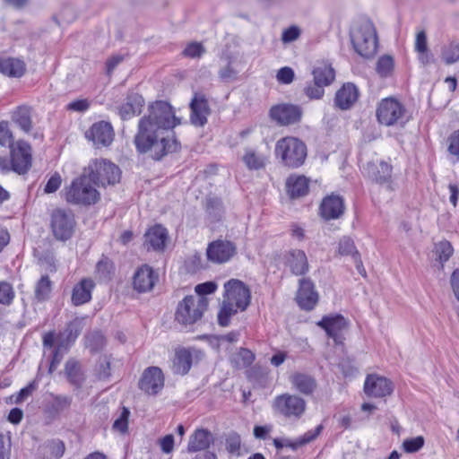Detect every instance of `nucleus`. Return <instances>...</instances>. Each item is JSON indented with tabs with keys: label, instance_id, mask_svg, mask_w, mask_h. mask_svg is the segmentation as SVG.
<instances>
[{
	"label": "nucleus",
	"instance_id": "nucleus-1",
	"mask_svg": "<svg viewBox=\"0 0 459 459\" xmlns=\"http://www.w3.org/2000/svg\"><path fill=\"white\" fill-rule=\"evenodd\" d=\"M180 124L171 105L155 101L148 106L146 113L138 122L134 136L136 150L141 153L151 152L154 160H160L179 148L173 129Z\"/></svg>",
	"mask_w": 459,
	"mask_h": 459
},
{
	"label": "nucleus",
	"instance_id": "nucleus-2",
	"mask_svg": "<svg viewBox=\"0 0 459 459\" xmlns=\"http://www.w3.org/2000/svg\"><path fill=\"white\" fill-rule=\"evenodd\" d=\"M223 288V300L218 313V323L221 326H227L232 316L247 309L250 304L251 292L249 288L238 279L229 280Z\"/></svg>",
	"mask_w": 459,
	"mask_h": 459
},
{
	"label": "nucleus",
	"instance_id": "nucleus-3",
	"mask_svg": "<svg viewBox=\"0 0 459 459\" xmlns=\"http://www.w3.org/2000/svg\"><path fill=\"white\" fill-rule=\"evenodd\" d=\"M83 328L82 319H74L66 327V329L55 335L49 332L43 336V346L45 349H54L53 358L49 366V372L52 373L60 364L64 354L67 351L70 345L76 340Z\"/></svg>",
	"mask_w": 459,
	"mask_h": 459
},
{
	"label": "nucleus",
	"instance_id": "nucleus-4",
	"mask_svg": "<svg viewBox=\"0 0 459 459\" xmlns=\"http://www.w3.org/2000/svg\"><path fill=\"white\" fill-rule=\"evenodd\" d=\"M351 39L355 51L365 58L375 56L377 50V35L374 24L365 20L356 24L351 31Z\"/></svg>",
	"mask_w": 459,
	"mask_h": 459
},
{
	"label": "nucleus",
	"instance_id": "nucleus-5",
	"mask_svg": "<svg viewBox=\"0 0 459 459\" xmlns=\"http://www.w3.org/2000/svg\"><path fill=\"white\" fill-rule=\"evenodd\" d=\"M92 183V179L84 171L83 175L73 180L71 185L65 188V199L73 204H96L100 198V194Z\"/></svg>",
	"mask_w": 459,
	"mask_h": 459
},
{
	"label": "nucleus",
	"instance_id": "nucleus-6",
	"mask_svg": "<svg viewBox=\"0 0 459 459\" xmlns=\"http://www.w3.org/2000/svg\"><path fill=\"white\" fill-rule=\"evenodd\" d=\"M275 155L285 166L298 168L307 157V147L303 142L295 137H284L275 144Z\"/></svg>",
	"mask_w": 459,
	"mask_h": 459
},
{
	"label": "nucleus",
	"instance_id": "nucleus-7",
	"mask_svg": "<svg viewBox=\"0 0 459 459\" xmlns=\"http://www.w3.org/2000/svg\"><path fill=\"white\" fill-rule=\"evenodd\" d=\"M85 172L92 179L94 185L107 186L115 185L120 179V169L113 162L105 159L91 160Z\"/></svg>",
	"mask_w": 459,
	"mask_h": 459
},
{
	"label": "nucleus",
	"instance_id": "nucleus-8",
	"mask_svg": "<svg viewBox=\"0 0 459 459\" xmlns=\"http://www.w3.org/2000/svg\"><path fill=\"white\" fill-rule=\"evenodd\" d=\"M208 306L204 297H186L178 306L176 320L184 325H192L199 320Z\"/></svg>",
	"mask_w": 459,
	"mask_h": 459
},
{
	"label": "nucleus",
	"instance_id": "nucleus-9",
	"mask_svg": "<svg viewBox=\"0 0 459 459\" xmlns=\"http://www.w3.org/2000/svg\"><path fill=\"white\" fill-rule=\"evenodd\" d=\"M272 407L278 414L299 420L305 413L307 403L303 398L286 393L277 395L273 401Z\"/></svg>",
	"mask_w": 459,
	"mask_h": 459
},
{
	"label": "nucleus",
	"instance_id": "nucleus-10",
	"mask_svg": "<svg viewBox=\"0 0 459 459\" xmlns=\"http://www.w3.org/2000/svg\"><path fill=\"white\" fill-rule=\"evenodd\" d=\"M405 108L394 98L383 99L377 108V117L381 125L391 126L403 123Z\"/></svg>",
	"mask_w": 459,
	"mask_h": 459
},
{
	"label": "nucleus",
	"instance_id": "nucleus-11",
	"mask_svg": "<svg viewBox=\"0 0 459 459\" xmlns=\"http://www.w3.org/2000/svg\"><path fill=\"white\" fill-rule=\"evenodd\" d=\"M75 226L74 216L70 211L56 209L51 215V230L56 238L66 240L74 233Z\"/></svg>",
	"mask_w": 459,
	"mask_h": 459
},
{
	"label": "nucleus",
	"instance_id": "nucleus-12",
	"mask_svg": "<svg viewBox=\"0 0 459 459\" xmlns=\"http://www.w3.org/2000/svg\"><path fill=\"white\" fill-rule=\"evenodd\" d=\"M12 169L18 174L26 173L31 166V149L24 141H17L10 145Z\"/></svg>",
	"mask_w": 459,
	"mask_h": 459
},
{
	"label": "nucleus",
	"instance_id": "nucleus-13",
	"mask_svg": "<svg viewBox=\"0 0 459 459\" xmlns=\"http://www.w3.org/2000/svg\"><path fill=\"white\" fill-rule=\"evenodd\" d=\"M85 138L97 148L107 147L113 142L114 129L110 123L99 121L85 132Z\"/></svg>",
	"mask_w": 459,
	"mask_h": 459
},
{
	"label": "nucleus",
	"instance_id": "nucleus-14",
	"mask_svg": "<svg viewBox=\"0 0 459 459\" xmlns=\"http://www.w3.org/2000/svg\"><path fill=\"white\" fill-rule=\"evenodd\" d=\"M164 375L159 367L145 368L139 380V388L149 395L159 394L164 387Z\"/></svg>",
	"mask_w": 459,
	"mask_h": 459
},
{
	"label": "nucleus",
	"instance_id": "nucleus-15",
	"mask_svg": "<svg viewBox=\"0 0 459 459\" xmlns=\"http://www.w3.org/2000/svg\"><path fill=\"white\" fill-rule=\"evenodd\" d=\"M236 254L235 245L228 240H216L208 245L206 255L214 264H224Z\"/></svg>",
	"mask_w": 459,
	"mask_h": 459
},
{
	"label": "nucleus",
	"instance_id": "nucleus-16",
	"mask_svg": "<svg viewBox=\"0 0 459 459\" xmlns=\"http://www.w3.org/2000/svg\"><path fill=\"white\" fill-rule=\"evenodd\" d=\"M271 117L281 126H288L300 121L301 108L293 104H280L273 106L270 110Z\"/></svg>",
	"mask_w": 459,
	"mask_h": 459
},
{
	"label": "nucleus",
	"instance_id": "nucleus-17",
	"mask_svg": "<svg viewBox=\"0 0 459 459\" xmlns=\"http://www.w3.org/2000/svg\"><path fill=\"white\" fill-rule=\"evenodd\" d=\"M393 389L392 382L378 375H368L364 383V392L371 397H385L392 394Z\"/></svg>",
	"mask_w": 459,
	"mask_h": 459
},
{
	"label": "nucleus",
	"instance_id": "nucleus-18",
	"mask_svg": "<svg viewBox=\"0 0 459 459\" xmlns=\"http://www.w3.org/2000/svg\"><path fill=\"white\" fill-rule=\"evenodd\" d=\"M368 174L377 183L384 186L387 190L396 189V184L392 178V166L385 160H377L368 166Z\"/></svg>",
	"mask_w": 459,
	"mask_h": 459
},
{
	"label": "nucleus",
	"instance_id": "nucleus-19",
	"mask_svg": "<svg viewBox=\"0 0 459 459\" xmlns=\"http://www.w3.org/2000/svg\"><path fill=\"white\" fill-rule=\"evenodd\" d=\"M159 279V274L149 265L137 268L133 277V287L138 292L151 291Z\"/></svg>",
	"mask_w": 459,
	"mask_h": 459
},
{
	"label": "nucleus",
	"instance_id": "nucleus-20",
	"mask_svg": "<svg viewBox=\"0 0 459 459\" xmlns=\"http://www.w3.org/2000/svg\"><path fill=\"white\" fill-rule=\"evenodd\" d=\"M333 339L335 343L342 342V332L347 327V320L341 315L326 316L317 324Z\"/></svg>",
	"mask_w": 459,
	"mask_h": 459
},
{
	"label": "nucleus",
	"instance_id": "nucleus-21",
	"mask_svg": "<svg viewBox=\"0 0 459 459\" xmlns=\"http://www.w3.org/2000/svg\"><path fill=\"white\" fill-rule=\"evenodd\" d=\"M344 202L340 195H330L320 204L319 213L325 221L336 220L344 212Z\"/></svg>",
	"mask_w": 459,
	"mask_h": 459
},
{
	"label": "nucleus",
	"instance_id": "nucleus-22",
	"mask_svg": "<svg viewBox=\"0 0 459 459\" xmlns=\"http://www.w3.org/2000/svg\"><path fill=\"white\" fill-rule=\"evenodd\" d=\"M296 300L299 306L306 310H311L316 306L318 295L315 290L314 283L310 280H299V288L297 292Z\"/></svg>",
	"mask_w": 459,
	"mask_h": 459
},
{
	"label": "nucleus",
	"instance_id": "nucleus-23",
	"mask_svg": "<svg viewBox=\"0 0 459 459\" xmlns=\"http://www.w3.org/2000/svg\"><path fill=\"white\" fill-rule=\"evenodd\" d=\"M202 355L200 351L186 348L178 349L173 359L172 370L176 374L186 375L191 368L193 359Z\"/></svg>",
	"mask_w": 459,
	"mask_h": 459
},
{
	"label": "nucleus",
	"instance_id": "nucleus-24",
	"mask_svg": "<svg viewBox=\"0 0 459 459\" xmlns=\"http://www.w3.org/2000/svg\"><path fill=\"white\" fill-rule=\"evenodd\" d=\"M191 122L197 126H203L207 122L210 108L205 98L195 94L191 104Z\"/></svg>",
	"mask_w": 459,
	"mask_h": 459
},
{
	"label": "nucleus",
	"instance_id": "nucleus-25",
	"mask_svg": "<svg viewBox=\"0 0 459 459\" xmlns=\"http://www.w3.org/2000/svg\"><path fill=\"white\" fill-rule=\"evenodd\" d=\"M286 191L290 198L307 195L309 191V179L302 175L292 174L286 180Z\"/></svg>",
	"mask_w": 459,
	"mask_h": 459
},
{
	"label": "nucleus",
	"instance_id": "nucleus-26",
	"mask_svg": "<svg viewBox=\"0 0 459 459\" xmlns=\"http://www.w3.org/2000/svg\"><path fill=\"white\" fill-rule=\"evenodd\" d=\"M286 265L295 275H303L307 273L309 265L304 251L299 249L290 250L286 255Z\"/></svg>",
	"mask_w": 459,
	"mask_h": 459
},
{
	"label": "nucleus",
	"instance_id": "nucleus-27",
	"mask_svg": "<svg viewBox=\"0 0 459 459\" xmlns=\"http://www.w3.org/2000/svg\"><path fill=\"white\" fill-rule=\"evenodd\" d=\"M359 92L356 86L352 83H345L336 92L334 102L341 109L350 108L358 100Z\"/></svg>",
	"mask_w": 459,
	"mask_h": 459
},
{
	"label": "nucleus",
	"instance_id": "nucleus-28",
	"mask_svg": "<svg viewBox=\"0 0 459 459\" xmlns=\"http://www.w3.org/2000/svg\"><path fill=\"white\" fill-rule=\"evenodd\" d=\"M212 440V435L208 429H197L189 437L187 451L194 453L205 450L210 446Z\"/></svg>",
	"mask_w": 459,
	"mask_h": 459
},
{
	"label": "nucleus",
	"instance_id": "nucleus-29",
	"mask_svg": "<svg viewBox=\"0 0 459 459\" xmlns=\"http://www.w3.org/2000/svg\"><path fill=\"white\" fill-rule=\"evenodd\" d=\"M144 100L138 93H131L126 102L119 108V115L123 120H127L138 115L142 111Z\"/></svg>",
	"mask_w": 459,
	"mask_h": 459
},
{
	"label": "nucleus",
	"instance_id": "nucleus-30",
	"mask_svg": "<svg viewBox=\"0 0 459 459\" xmlns=\"http://www.w3.org/2000/svg\"><path fill=\"white\" fill-rule=\"evenodd\" d=\"M94 283L90 279H83L77 283L73 290L72 302L75 306H80L89 302L91 299V290Z\"/></svg>",
	"mask_w": 459,
	"mask_h": 459
},
{
	"label": "nucleus",
	"instance_id": "nucleus-31",
	"mask_svg": "<svg viewBox=\"0 0 459 459\" xmlns=\"http://www.w3.org/2000/svg\"><path fill=\"white\" fill-rule=\"evenodd\" d=\"M168 233L165 228L155 225L145 234V244L155 250H161L165 247Z\"/></svg>",
	"mask_w": 459,
	"mask_h": 459
},
{
	"label": "nucleus",
	"instance_id": "nucleus-32",
	"mask_svg": "<svg viewBox=\"0 0 459 459\" xmlns=\"http://www.w3.org/2000/svg\"><path fill=\"white\" fill-rule=\"evenodd\" d=\"M26 71L25 63L19 58L6 57L0 60V72L9 77H21Z\"/></svg>",
	"mask_w": 459,
	"mask_h": 459
},
{
	"label": "nucleus",
	"instance_id": "nucleus-33",
	"mask_svg": "<svg viewBox=\"0 0 459 459\" xmlns=\"http://www.w3.org/2000/svg\"><path fill=\"white\" fill-rule=\"evenodd\" d=\"M313 78L314 82L328 86L334 81L335 72L331 65L322 63L314 68Z\"/></svg>",
	"mask_w": 459,
	"mask_h": 459
},
{
	"label": "nucleus",
	"instance_id": "nucleus-34",
	"mask_svg": "<svg viewBox=\"0 0 459 459\" xmlns=\"http://www.w3.org/2000/svg\"><path fill=\"white\" fill-rule=\"evenodd\" d=\"M12 119L22 130L28 133L32 126L31 108L28 106L16 108L13 111Z\"/></svg>",
	"mask_w": 459,
	"mask_h": 459
},
{
	"label": "nucleus",
	"instance_id": "nucleus-35",
	"mask_svg": "<svg viewBox=\"0 0 459 459\" xmlns=\"http://www.w3.org/2000/svg\"><path fill=\"white\" fill-rule=\"evenodd\" d=\"M242 160L247 169L251 170H258L264 168L268 160V157L255 150L247 149L242 157Z\"/></svg>",
	"mask_w": 459,
	"mask_h": 459
},
{
	"label": "nucleus",
	"instance_id": "nucleus-36",
	"mask_svg": "<svg viewBox=\"0 0 459 459\" xmlns=\"http://www.w3.org/2000/svg\"><path fill=\"white\" fill-rule=\"evenodd\" d=\"M255 359V356L253 351L246 348H240L231 354L230 360L235 368L241 369L251 366Z\"/></svg>",
	"mask_w": 459,
	"mask_h": 459
},
{
	"label": "nucleus",
	"instance_id": "nucleus-37",
	"mask_svg": "<svg viewBox=\"0 0 459 459\" xmlns=\"http://www.w3.org/2000/svg\"><path fill=\"white\" fill-rule=\"evenodd\" d=\"M290 383L299 392L309 394L316 388L315 380L305 374L297 373L290 377Z\"/></svg>",
	"mask_w": 459,
	"mask_h": 459
},
{
	"label": "nucleus",
	"instance_id": "nucleus-38",
	"mask_svg": "<svg viewBox=\"0 0 459 459\" xmlns=\"http://www.w3.org/2000/svg\"><path fill=\"white\" fill-rule=\"evenodd\" d=\"M65 452V445L59 439L47 441L41 447L40 453L45 459H59Z\"/></svg>",
	"mask_w": 459,
	"mask_h": 459
},
{
	"label": "nucleus",
	"instance_id": "nucleus-39",
	"mask_svg": "<svg viewBox=\"0 0 459 459\" xmlns=\"http://www.w3.org/2000/svg\"><path fill=\"white\" fill-rule=\"evenodd\" d=\"M440 59L446 65H451L459 61V43L450 41L444 44L440 49Z\"/></svg>",
	"mask_w": 459,
	"mask_h": 459
},
{
	"label": "nucleus",
	"instance_id": "nucleus-40",
	"mask_svg": "<svg viewBox=\"0 0 459 459\" xmlns=\"http://www.w3.org/2000/svg\"><path fill=\"white\" fill-rule=\"evenodd\" d=\"M52 290V282L48 275H43L36 284L35 296L38 300H46Z\"/></svg>",
	"mask_w": 459,
	"mask_h": 459
},
{
	"label": "nucleus",
	"instance_id": "nucleus-41",
	"mask_svg": "<svg viewBox=\"0 0 459 459\" xmlns=\"http://www.w3.org/2000/svg\"><path fill=\"white\" fill-rule=\"evenodd\" d=\"M453 253L454 248L452 245L446 240L440 241L435 246V254L442 265L444 263L448 261Z\"/></svg>",
	"mask_w": 459,
	"mask_h": 459
},
{
	"label": "nucleus",
	"instance_id": "nucleus-42",
	"mask_svg": "<svg viewBox=\"0 0 459 459\" xmlns=\"http://www.w3.org/2000/svg\"><path fill=\"white\" fill-rule=\"evenodd\" d=\"M394 68V60L390 56H381L377 63V72L381 77L388 76Z\"/></svg>",
	"mask_w": 459,
	"mask_h": 459
},
{
	"label": "nucleus",
	"instance_id": "nucleus-43",
	"mask_svg": "<svg viewBox=\"0 0 459 459\" xmlns=\"http://www.w3.org/2000/svg\"><path fill=\"white\" fill-rule=\"evenodd\" d=\"M65 374L73 384L79 385L81 382L80 367L77 361L70 359L66 362Z\"/></svg>",
	"mask_w": 459,
	"mask_h": 459
},
{
	"label": "nucleus",
	"instance_id": "nucleus-44",
	"mask_svg": "<svg viewBox=\"0 0 459 459\" xmlns=\"http://www.w3.org/2000/svg\"><path fill=\"white\" fill-rule=\"evenodd\" d=\"M130 415V411L126 408H123L120 415L117 419L115 420L112 429L113 430L119 432L121 434L126 433L128 429V418Z\"/></svg>",
	"mask_w": 459,
	"mask_h": 459
},
{
	"label": "nucleus",
	"instance_id": "nucleus-45",
	"mask_svg": "<svg viewBox=\"0 0 459 459\" xmlns=\"http://www.w3.org/2000/svg\"><path fill=\"white\" fill-rule=\"evenodd\" d=\"M448 153L459 160V129L455 130L446 140Z\"/></svg>",
	"mask_w": 459,
	"mask_h": 459
},
{
	"label": "nucleus",
	"instance_id": "nucleus-46",
	"mask_svg": "<svg viewBox=\"0 0 459 459\" xmlns=\"http://www.w3.org/2000/svg\"><path fill=\"white\" fill-rule=\"evenodd\" d=\"M425 440L422 436L407 438L403 442V450L406 453H416L424 446Z\"/></svg>",
	"mask_w": 459,
	"mask_h": 459
},
{
	"label": "nucleus",
	"instance_id": "nucleus-47",
	"mask_svg": "<svg viewBox=\"0 0 459 459\" xmlns=\"http://www.w3.org/2000/svg\"><path fill=\"white\" fill-rule=\"evenodd\" d=\"M113 269L112 263L108 258L100 259L96 265V273L100 279L106 280L109 277Z\"/></svg>",
	"mask_w": 459,
	"mask_h": 459
},
{
	"label": "nucleus",
	"instance_id": "nucleus-48",
	"mask_svg": "<svg viewBox=\"0 0 459 459\" xmlns=\"http://www.w3.org/2000/svg\"><path fill=\"white\" fill-rule=\"evenodd\" d=\"M301 35V30L297 25L290 26L283 30L281 33V41L285 44L291 43L297 40Z\"/></svg>",
	"mask_w": 459,
	"mask_h": 459
},
{
	"label": "nucleus",
	"instance_id": "nucleus-49",
	"mask_svg": "<svg viewBox=\"0 0 459 459\" xmlns=\"http://www.w3.org/2000/svg\"><path fill=\"white\" fill-rule=\"evenodd\" d=\"M339 253L342 255H351L353 257L359 255L354 242L350 238H343L339 243Z\"/></svg>",
	"mask_w": 459,
	"mask_h": 459
},
{
	"label": "nucleus",
	"instance_id": "nucleus-50",
	"mask_svg": "<svg viewBox=\"0 0 459 459\" xmlns=\"http://www.w3.org/2000/svg\"><path fill=\"white\" fill-rule=\"evenodd\" d=\"M204 48L201 43L191 42L185 48L183 55L187 57L196 58L200 57L204 53Z\"/></svg>",
	"mask_w": 459,
	"mask_h": 459
},
{
	"label": "nucleus",
	"instance_id": "nucleus-51",
	"mask_svg": "<svg viewBox=\"0 0 459 459\" xmlns=\"http://www.w3.org/2000/svg\"><path fill=\"white\" fill-rule=\"evenodd\" d=\"M14 298L12 286L7 282H0V304L9 305Z\"/></svg>",
	"mask_w": 459,
	"mask_h": 459
},
{
	"label": "nucleus",
	"instance_id": "nucleus-52",
	"mask_svg": "<svg viewBox=\"0 0 459 459\" xmlns=\"http://www.w3.org/2000/svg\"><path fill=\"white\" fill-rule=\"evenodd\" d=\"M324 87L323 84L314 82L306 86L304 92L310 100H320L325 94Z\"/></svg>",
	"mask_w": 459,
	"mask_h": 459
},
{
	"label": "nucleus",
	"instance_id": "nucleus-53",
	"mask_svg": "<svg viewBox=\"0 0 459 459\" xmlns=\"http://www.w3.org/2000/svg\"><path fill=\"white\" fill-rule=\"evenodd\" d=\"M104 337L100 333H94L91 335L86 337V345L92 351H96L104 345Z\"/></svg>",
	"mask_w": 459,
	"mask_h": 459
},
{
	"label": "nucleus",
	"instance_id": "nucleus-54",
	"mask_svg": "<svg viewBox=\"0 0 459 459\" xmlns=\"http://www.w3.org/2000/svg\"><path fill=\"white\" fill-rule=\"evenodd\" d=\"M218 288V285L214 281H206L204 283L197 284L195 288L196 292L195 297H204L205 295L213 293Z\"/></svg>",
	"mask_w": 459,
	"mask_h": 459
},
{
	"label": "nucleus",
	"instance_id": "nucleus-55",
	"mask_svg": "<svg viewBox=\"0 0 459 459\" xmlns=\"http://www.w3.org/2000/svg\"><path fill=\"white\" fill-rule=\"evenodd\" d=\"M13 139L12 132L9 129V125L5 121L0 122V144L4 145H11V142Z\"/></svg>",
	"mask_w": 459,
	"mask_h": 459
},
{
	"label": "nucleus",
	"instance_id": "nucleus-56",
	"mask_svg": "<svg viewBox=\"0 0 459 459\" xmlns=\"http://www.w3.org/2000/svg\"><path fill=\"white\" fill-rule=\"evenodd\" d=\"M276 78H277L278 82L284 83V84H289L294 79V72L290 67H288V66L282 67L278 71V73L276 74Z\"/></svg>",
	"mask_w": 459,
	"mask_h": 459
},
{
	"label": "nucleus",
	"instance_id": "nucleus-57",
	"mask_svg": "<svg viewBox=\"0 0 459 459\" xmlns=\"http://www.w3.org/2000/svg\"><path fill=\"white\" fill-rule=\"evenodd\" d=\"M90 108V102L86 99H80L67 104L66 109L75 112H84Z\"/></svg>",
	"mask_w": 459,
	"mask_h": 459
},
{
	"label": "nucleus",
	"instance_id": "nucleus-58",
	"mask_svg": "<svg viewBox=\"0 0 459 459\" xmlns=\"http://www.w3.org/2000/svg\"><path fill=\"white\" fill-rule=\"evenodd\" d=\"M427 48H429L427 34L424 30H420L415 35L414 50L417 52Z\"/></svg>",
	"mask_w": 459,
	"mask_h": 459
},
{
	"label": "nucleus",
	"instance_id": "nucleus-59",
	"mask_svg": "<svg viewBox=\"0 0 459 459\" xmlns=\"http://www.w3.org/2000/svg\"><path fill=\"white\" fill-rule=\"evenodd\" d=\"M62 178L57 173L54 174L47 182L44 191L47 194L55 193L61 186Z\"/></svg>",
	"mask_w": 459,
	"mask_h": 459
},
{
	"label": "nucleus",
	"instance_id": "nucleus-60",
	"mask_svg": "<svg viewBox=\"0 0 459 459\" xmlns=\"http://www.w3.org/2000/svg\"><path fill=\"white\" fill-rule=\"evenodd\" d=\"M38 388L36 381L30 382L27 386L22 388L16 396L15 402L17 403H22L27 397L32 394V393Z\"/></svg>",
	"mask_w": 459,
	"mask_h": 459
},
{
	"label": "nucleus",
	"instance_id": "nucleus-61",
	"mask_svg": "<svg viewBox=\"0 0 459 459\" xmlns=\"http://www.w3.org/2000/svg\"><path fill=\"white\" fill-rule=\"evenodd\" d=\"M417 58L419 63L423 65H429L435 62L434 55L431 53L429 48L417 51Z\"/></svg>",
	"mask_w": 459,
	"mask_h": 459
},
{
	"label": "nucleus",
	"instance_id": "nucleus-62",
	"mask_svg": "<svg viewBox=\"0 0 459 459\" xmlns=\"http://www.w3.org/2000/svg\"><path fill=\"white\" fill-rule=\"evenodd\" d=\"M323 427L318 425L315 429L306 432L302 437L297 442L298 446L305 445L313 441L321 433Z\"/></svg>",
	"mask_w": 459,
	"mask_h": 459
},
{
	"label": "nucleus",
	"instance_id": "nucleus-63",
	"mask_svg": "<svg viewBox=\"0 0 459 459\" xmlns=\"http://www.w3.org/2000/svg\"><path fill=\"white\" fill-rule=\"evenodd\" d=\"M160 445L163 453L169 454L173 451L174 437L172 435L165 436L160 440Z\"/></svg>",
	"mask_w": 459,
	"mask_h": 459
},
{
	"label": "nucleus",
	"instance_id": "nucleus-64",
	"mask_svg": "<svg viewBox=\"0 0 459 459\" xmlns=\"http://www.w3.org/2000/svg\"><path fill=\"white\" fill-rule=\"evenodd\" d=\"M220 78L225 82L232 81L237 76V72L230 65L221 68L219 72Z\"/></svg>",
	"mask_w": 459,
	"mask_h": 459
}]
</instances>
